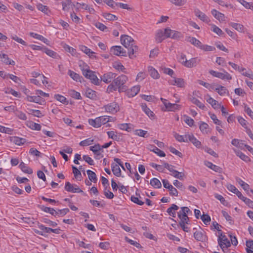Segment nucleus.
I'll return each mask as SVG.
<instances>
[{
	"label": "nucleus",
	"mask_w": 253,
	"mask_h": 253,
	"mask_svg": "<svg viewBox=\"0 0 253 253\" xmlns=\"http://www.w3.org/2000/svg\"><path fill=\"white\" fill-rule=\"evenodd\" d=\"M201 219L206 225L209 224L211 221V217L208 214H203L201 216Z\"/></svg>",
	"instance_id": "nucleus-61"
},
{
	"label": "nucleus",
	"mask_w": 253,
	"mask_h": 253,
	"mask_svg": "<svg viewBox=\"0 0 253 253\" xmlns=\"http://www.w3.org/2000/svg\"><path fill=\"white\" fill-rule=\"evenodd\" d=\"M172 34L170 35V38L173 39H178L181 37L180 32L172 30Z\"/></svg>",
	"instance_id": "nucleus-64"
},
{
	"label": "nucleus",
	"mask_w": 253,
	"mask_h": 253,
	"mask_svg": "<svg viewBox=\"0 0 253 253\" xmlns=\"http://www.w3.org/2000/svg\"><path fill=\"white\" fill-rule=\"evenodd\" d=\"M241 4H242L244 7L247 8L253 9V5L249 2H247L245 0H237Z\"/></svg>",
	"instance_id": "nucleus-60"
},
{
	"label": "nucleus",
	"mask_w": 253,
	"mask_h": 253,
	"mask_svg": "<svg viewBox=\"0 0 253 253\" xmlns=\"http://www.w3.org/2000/svg\"><path fill=\"white\" fill-rule=\"evenodd\" d=\"M93 142V139L91 138H88L82 141L80 143V145L82 146H86L92 144Z\"/></svg>",
	"instance_id": "nucleus-57"
},
{
	"label": "nucleus",
	"mask_w": 253,
	"mask_h": 253,
	"mask_svg": "<svg viewBox=\"0 0 253 253\" xmlns=\"http://www.w3.org/2000/svg\"><path fill=\"white\" fill-rule=\"evenodd\" d=\"M200 48L205 51H213L215 49V47L213 46L206 44H203L202 43H201Z\"/></svg>",
	"instance_id": "nucleus-53"
},
{
	"label": "nucleus",
	"mask_w": 253,
	"mask_h": 253,
	"mask_svg": "<svg viewBox=\"0 0 253 253\" xmlns=\"http://www.w3.org/2000/svg\"><path fill=\"white\" fill-rule=\"evenodd\" d=\"M86 172L89 179L94 183L96 182L97 179L96 174L90 170H87Z\"/></svg>",
	"instance_id": "nucleus-44"
},
{
	"label": "nucleus",
	"mask_w": 253,
	"mask_h": 253,
	"mask_svg": "<svg viewBox=\"0 0 253 253\" xmlns=\"http://www.w3.org/2000/svg\"><path fill=\"white\" fill-rule=\"evenodd\" d=\"M134 134L140 137H147L146 135L148 134V132L142 129H136L134 131Z\"/></svg>",
	"instance_id": "nucleus-52"
},
{
	"label": "nucleus",
	"mask_w": 253,
	"mask_h": 253,
	"mask_svg": "<svg viewBox=\"0 0 253 253\" xmlns=\"http://www.w3.org/2000/svg\"><path fill=\"white\" fill-rule=\"evenodd\" d=\"M68 75L72 78L74 80L77 82H81V79L82 77H81L79 74L75 72L69 70L68 71Z\"/></svg>",
	"instance_id": "nucleus-37"
},
{
	"label": "nucleus",
	"mask_w": 253,
	"mask_h": 253,
	"mask_svg": "<svg viewBox=\"0 0 253 253\" xmlns=\"http://www.w3.org/2000/svg\"><path fill=\"white\" fill-rule=\"evenodd\" d=\"M200 130L203 133L208 134L210 132V127L209 125L203 122H201L199 126Z\"/></svg>",
	"instance_id": "nucleus-24"
},
{
	"label": "nucleus",
	"mask_w": 253,
	"mask_h": 253,
	"mask_svg": "<svg viewBox=\"0 0 253 253\" xmlns=\"http://www.w3.org/2000/svg\"><path fill=\"white\" fill-rule=\"evenodd\" d=\"M109 122V118L108 116H101L96 118L95 119H89L88 123L91 126L98 128L102 125H104Z\"/></svg>",
	"instance_id": "nucleus-3"
},
{
	"label": "nucleus",
	"mask_w": 253,
	"mask_h": 253,
	"mask_svg": "<svg viewBox=\"0 0 253 253\" xmlns=\"http://www.w3.org/2000/svg\"><path fill=\"white\" fill-rule=\"evenodd\" d=\"M13 131V129L9 128V127H6L4 126H2L0 125V132L2 133H7L8 134H12V132Z\"/></svg>",
	"instance_id": "nucleus-58"
},
{
	"label": "nucleus",
	"mask_w": 253,
	"mask_h": 253,
	"mask_svg": "<svg viewBox=\"0 0 253 253\" xmlns=\"http://www.w3.org/2000/svg\"><path fill=\"white\" fill-rule=\"evenodd\" d=\"M231 143L233 145L238 147L240 148H243L245 147V145H247L244 143L243 140H239L237 139H234L232 140Z\"/></svg>",
	"instance_id": "nucleus-30"
},
{
	"label": "nucleus",
	"mask_w": 253,
	"mask_h": 253,
	"mask_svg": "<svg viewBox=\"0 0 253 253\" xmlns=\"http://www.w3.org/2000/svg\"><path fill=\"white\" fill-rule=\"evenodd\" d=\"M117 75L112 72H108L104 74L101 77V79L103 82L105 83H110L115 79Z\"/></svg>",
	"instance_id": "nucleus-9"
},
{
	"label": "nucleus",
	"mask_w": 253,
	"mask_h": 253,
	"mask_svg": "<svg viewBox=\"0 0 253 253\" xmlns=\"http://www.w3.org/2000/svg\"><path fill=\"white\" fill-rule=\"evenodd\" d=\"M39 227L42 231H36V233H37L41 235L45 236V233H46L47 227L44 226L43 225H39Z\"/></svg>",
	"instance_id": "nucleus-59"
},
{
	"label": "nucleus",
	"mask_w": 253,
	"mask_h": 253,
	"mask_svg": "<svg viewBox=\"0 0 253 253\" xmlns=\"http://www.w3.org/2000/svg\"><path fill=\"white\" fill-rule=\"evenodd\" d=\"M178 209L179 208L177 205L175 204H172L171 207L167 209V212L169 215L172 216L173 217H175L176 211L178 210Z\"/></svg>",
	"instance_id": "nucleus-21"
},
{
	"label": "nucleus",
	"mask_w": 253,
	"mask_h": 253,
	"mask_svg": "<svg viewBox=\"0 0 253 253\" xmlns=\"http://www.w3.org/2000/svg\"><path fill=\"white\" fill-rule=\"evenodd\" d=\"M42 210L46 212L50 213L52 215L56 216L57 215L56 211L52 208L43 207Z\"/></svg>",
	"instance_id": "nucleus-56"
},
{
	"label": "nucleus",
	"mask_w": 253,
	"mask_h": 253,
	"mask_svg": "<svg viewBox=\"0 0 253 253\" xmlns=\"http://www.w3.org/2000/svg\"><path fill=\"white\" fill-rule=\"evenodd\" d=\"M148 72L152 78L155 79H159L160 75L158 71L152 67H148Z\"/></svg>",
	"instance_id": "nucleus-27"
},
{
	"label": "nucleus",
	"mask_w": 253,
	"mask_h": 253,
	"mask_svg": "<svg viewBox=\"0 0 253 253\" xmlns=\"http://www.w3.org/2000/svg\"><path fill=\"white\" fill-rule=\"evenodd\" d=\"M19 167L22 171L25 173L28 174H32L33 173V170L27 166L23 162H21L19 165Z\"/></svg>",
	"instance_id": "nucleus-34"
},
{
	"label": "nucleus",
	"mask_w": 253,
	"mask_h": 253,
	"mask_svg": "<svg viewBox=\"0 0 253 253\" xmlns=\"http://www.w3.org/2000/svg\"><path fill=\"white\" fill-rule=\"evenodd\" d=\"M85 94L86 96L90 99H95L96 98V92L90 88L86 89Z\"/></svg>",
	"instance_id": "nucleus-33"
},
{
	"label": "nucleus",
	"mask_w": 253,
	"mask_h": 253,
	"mask_svg": "<svg viewBox=\"0 0 253 253\" xmlns=\"http://www.w3.org/2000/svg\"><path fill=\"white\" fill-rule=\"evenodd\" d=\"M130 199L131 201L133 203L140 206L143 205L144 203L142 201L140 200L138 197H135L134 196H131Z\"/></svg>",
	"instance_id": "nucleus-62"
},
{
	"label": "nucleus",
	"mask_w": 253,
	"mask_h": 253,
	"mask_svg": "<svg viewBox=\"0 0 253 253\" xmlns=\"http://www.w3.org/2000/svg\"><path fill=\"white\" fill-rule=\"evenodd\" d=\"M205 165L206 166H207L208 168H210L211 169H212L213 170L216 171L220 172L222 170V169L220 168L218 166H217L215 165L212 164L210 162H206Z\"/></svg>",
	"instance_id": "nucleus-32"
},
{
	"label": "nucleus",
	"mask_w": 253,
	"mask_h": 253,
	"mask_svg": "<svg viewBox=\"0 0 253 253\" xmlns=\"http://www.w3.org/2000/svg\"><path fill=\"white\" fill-rule=\"evenodd\" d=\"M211 13L212 15L220 22L225 21V16L224 14L218 11L216 9H212Z\"/></svg>",
	"instance_id": "nucleus-14"
},
{
	"label": "nucleus",
	"mask_w": 253,
	"mask_h": 253,
	"mask_svg": "<svg viewBox=\"0 0 253 253\" xmlns=\"http://www.w3.org/2000/svg\"><path fill=\"white\" fill-rule=\"evenodd\" d=\"M54 98L62 103L67 104L68 103L67 99L64 96L60 94H55L54 95Z\"/></svg>",
	"instance_id": "nucleus-54"
},
{
	"label": "nucleus",
	"mask_w": 253,
	"mask_h": 253,
	"mask_svg": "<svg viewBox=\"0 0 253 253\" xmlns=\"http://www.w3.org/2000/svg\"><path fill=\"white\" fill-rule=\"evenodd\" d=\"M195 14L203 22L209 23L210 19L209 17L203 12H201L199 10L195 11Z\"/></svg>",
	"instance_id": "nucleus-16"
},
{
	"label": "nucleus",
	"mask_w": 253,
	"mask_h": 253,
	"mask_svg": "<svg viewBox=\"0 0 253 253\" xmlns=\"http://www.w3.org/2000/svg\"><path fill=\"white\" fill-rule=\"evenodd\" d=\"M113 67L116 70L122 71V72L126 74L127 72L126 70L125 67L120 63H115L113 64Z\"/></svg>",
	"instance_id": "nucleus-46"
},
{
	"label": "nucleus",
	"mask_w": 253,
	"mask_h": 253,
	"mask_svg": "<svg viewBox=\"0 0 253 253\" xmlns=\"http://www.w3.org/2000/svg\"><path fill=\"white\" fill-rule=\"evenodd\" d=\"M209 98L207 99V101L210 104L212 107L214 109H218L219 107H221L220 104H219L218 102L215 99H213L210 96H208Z\"/></svg>",
	"instance_id": "nucleus-28"
},
{
	"label": "nucleus",
	"mask_w": 253,
	"mask_h": 253,
	"mask_svg": "<svg viewBox=\"0 0 253 253\" xmlns=\"http://www.w3.org/2000/svg\"><path fill=\"white\" fill-rule=\"evenodd\" d=\"M165 106L168 111H175L179 110L181 108V105L176 103H171L168 101H165Z\"/></svg>",
	"instance_id": "nucleus-11"
},
{
	"label": "nucleus",
	"mask_w": 253,
	"mask_h": 253,
	"mask_svg": "<svg viewBox=\"0 0 253 253\" xmlns=\"http://www.w3.org/2000/svg\"><path fill=\"white\" fill-rule=\"evenodd\" d=\"M173 80L170 81L169 83L172 85H176L179 87H183L185 86V82L181 78H173Z\"/></svg>",
	"instance_id": "nucleus-13"
},
{
	"label": "nucleus",
	"mask_w": 253,
	"mask_h": 253,
	"mask_svg": "<svg viewBox=\"0 0 253 253\" xmlns=\"http://www.w3.org/2000/svg\"><path fill=\"white\" fill-rule=\"evenodd\" d=\"M117 89H118V87L115 84H114V81H113L112 83L108 85L107 88V92L110 93V92L117 90Z\"/></svg>",
	"instance_id": "nucleus-55"
},
{
	"label": "nucleus",
	"mask_w": 253,
	"mask_h": 253,
	"mask_svg": "<svg viewBox=\"0 0 253 253\" xmlns=\"http://www.w3.org/2000/svg\"><path fill=\"white\" fill-rule=\"evenodd\" d=\"M187 41L190 42L192 44L200 48L201 44V42L194 37H189Z\"/></svg>",
	"instance_id": "nucleus-39"
},
{
	"label": "nucleus",
	"mask_w": 253,
	"mask_h": 253,
	"mask_svg": "<svg viewBox=\"0 0 253 253\" xmlns=\"http://www.w3.org/2000/svg\"><path fill=\"white\" fill-rule=\"evenodd\" d=\"M10 140L11 142H13L17 145H23L26 142L25 138H20L17 136L10 137Z\"/></svg>",
	"instance_id": "nucleus-15"
},
{
	"label": "nucleus",
	"mask_w": 253,
	"mask_h": 253,
	"mask_svg": "<svg viewBox=\"0 0 253 253\" xmlns=\"http://www.w3.org/2000/svg\"><path fill=\"white\" fill-rule=\"evenodd\" d=\"M150 184L155 188H160L162 186L161 182L156 178H153L151 179L150 181Z\"/></svg>",
	"instance_id": "nucleus-42"
},
{
	"label": "nucleus",
	"mask_w": 253,
	"mask_h": 253,
	"mask_svg": "<svg viewBox=\"0 0 253 253\" xmlns=\"http://www.w3.org/2000/svg\"><path fill=\"white\" fill-rule=\"evenodd\" d=\"M186 137H188V141L191 142L196 147L200 148L201 147V142L193 134H188Z\"/></svg>",
	"instance_id": "nucleus-17"
},
{
	"label": "nucleus",
	"mask_w": 253,
	"mask_h": 253,
	"mask_svg": "<svg viewBox=\"0 0 253 253\" xmlns=\"http://www.w3.org/2000/svg\"><path fill=\"white\" fill-rule=\"evenodd\" d=\"M122 44L128 49V54L130 58H133L135 57L134 53L138 50V46L135 45L134 41L130 36L123 35L121 37Z\"/></svg>",
	"instance_id": "nucleus-1"
},
{
	"label": "nucleus",
	"mask_w": 253,
	"mask_h": 253,
	"mask_svg": "<svg viewBox=\"0 0 253 253\" xmlns=\"http://www.w3.org/2000/svg\"><path fill=\"white\" fill-rule=\"evenodd\" d=\"M128 81V78L125 75H121L113 80L114 84L118 87L119 92L124 91L126 90V87L125 84Z\"/></svg>",
	"instance_id": "nucleus-2"
},
{
	"label": "nucleus",
	"mask_w": 253,
	"mask_h": 253,
	"mask_svg": "<svg viewBox=\"0 0 253 253\" xmlns=\"http://www.w3.org/2000/svg\"><path fill=\"white\" fill-rule=\"evenodd\" d=\"M27 126L34 130H40L41 129V126L40 124H37L32 121L27 122Z\"/></svg>",
	"instance_id": "nucleus-35"
},
{
	"label": "nucleus",
	"mask_w": 253,
	"mask_h": 253,
	"mask_svg": "<svg viewBox=\"0 0 253 253\" xmlns=\"http://www.w3.org/2000/svg\"><path fill=\"white\" fill-rule=\"evenodd\" d=\"M72 168L75 178L77 179L80 178V180H81L82 178L81 171L74 166H72Z\"/></svg>",
	"instance_id": "nucleus-50"
},
{
	"label": "nucleus",
	"mask_w": 253,
	"mask_h": 253,
	"mask_svg": "<svg viewBox=\"0 0 253 253\" xmlns=\"http://www.w3.org/2000/svg\"><path fill=\"white\" fill-rule=\"evenodd\" d=\"M235 152L237 156H238L241 159L246 162L251 161V159L247 156L245 155L242 152L240 151H235Z\"/></svg>",
	"instance_id": "nucleus-40"
},
{
	"label": "nucleus",
	"mask_w": 253,
	"mask_h": 253,
	"mask_svg": "<svg viewBox=\"0 0 253 253\" xmlns=\"http://www.w3.org/2000/svg\"><path fill=\"white\" fill-rule=\"evenodd\" d=\"M218 243L224 252H225L224 249H226L231 246L229 240L225 235L222 234V232H221L218 236Z\"/></svg>",
	"instance_id": "nucleus-6"
},
{
	"label": "nucleus",
	"mask_w": 253,
	"mask_h": 253,
	"mask_svg": "<svg viewBox=\"0 0 253 253\" xmlns=\"http://www.w3.org/2000/svg\"><path fill=\"white\" fill-rule=\"evenodd\" d=\"M109 138H111L116 141H119L120 139V136H118L116 132L114 131H109L107 132Z\"/></svg>",
	"instance_id": "nucleus-48"
},
{
	"label": "nucleus",
	"mask_w": 253,
	"mask_h": 253,
	"mask_svg": "<svg viewBox=\"0 0 253 253\" xmlns=\"http://www.w3.org/2000/svg\"><path fill=\"white\" fill-rule=\"evenodd\" d=\"M166 38L164 32L162 30H159L156 34L155 39L157 43L161 42Z\"/></svg>",
	"instance_id": "nucleus-23"
},
{
	"label": "nucleus",
	"mask_w": 253,
	"mask_h": 253,
	"mask_svg": "<svg viewBox=\"0 0 253 253\" xmlns=\"http://www.w3.org/2000/svg\"><path fill=\"white\" fill-rule=\"evenodd\" d=\"M212 30L213 32L216 33L219 36H222L224 34V33L222 32V31L218 27L214 25H213L212 26Z\"/></svg>",
	"instance_id": "nucleus-63"
},
{
	"label": "nucleus",
	"mask_w": 253,
	"mask_h": 253,
	"mask_svg": "<svg viewBox=\"0 0 253 253\" xmlns=\"http://www.w3.org/2000/svg\"><path fill=\"white\" fill-rule=\"evenodd\" d=\"M191 101L193 104L196 105L200 109L203 110H205L206 109V106L205 105L196 98L193 97L191 98Z\"/></svg>",
	"instance_id": "nucleus-43"
},
{
	"label": "nucleus",
	"mask_w": 253,
	"mask_h": 253,
	"mask_svg": "<svg viewBox=\"0 0 253 253\" xmlns=\"http://www.w3.org/2000/svg\"><path fill=\"white\" fill-rule=\"evenodd\" d=\"M2 59V61L8 65H14L15 62L13 60H10L8 56L5 54H2L1 57Z\"/></svg>",
	"instance_id": "nucleus-49"
},
{
	"label": "nucleus",
	"mask_w": 253,
	"mask_h": 253,
	"mask_svg": "<svg viewBox=\"0 0 253 253\" xmlns=\"http://www.w3.org/2000/svg\"><path fill=\"white\" fill-rule=\"evenodd\" d=\"M141 108L142 110L149 116L150 118H154V113L147 107L146 104H142Z\"/></svg>",
	"instance_id": "nucleus-31"
},
{
	"label": "nucleus",
	"mask_w": 253,
	"mask_h": 253,
	"mask_svg": "<svg viewBox=\"0 0 253 253\" xmlns=\"http://www.w3.org/2000/svg\"><path fill=\"white\" fill-rule=\"evenodd\" d=\"M106 112L114 114L119 110V106L116 102H112L103 107Z\"/></svg>",
	"instance_id": "nucleus-7"
},
{
	"label": "nucleus",
	"mask_w": 253,
	"mask_h": 253,
	"mask_svg": "<svg viewBox=\"0 0 253 253\" xmlns=\"http://www.w3.org/2000/svg\"><path fill=\"white\" fill-rule=\"evenodd\" d=\"M209 73L212 76L222 80H230L232 79L231 76L228 72L225 71H224V73H223L217 72L213 70H210Z\"/></svg>",
	"instance_id": "nucleus-8"
},
{
	"label": "nucleus",
	"mask_w": 253,
	"mask_h": 253,
	"mask_svg": "<svg viewBox=\"0 0 253 253\" xmlns=\"http://www.w3.org/2000/svg\"><path fill=\"white\" fill-rule=\"evenodd\" d=\"M140 90V86L139 85H135L133 86L130 90L128 91V93L129 96L133 97L136 95Z\"/></svg>",
	"instance_id": "nucleus-36"
},
{
	"label": "nucleus",
	"mask_w": 253,
	"mask_h": 253,
	"mask_svg": "<svg viewBox=\"0 0 253 253\" xmlns=\"http://www.w3.org/2000/svg\"><path fill=\"white\" fill-rule=\"evenodd\" d=\"M194 237L196 240L201 242L205 241L207 238L206 236L202 231H199L194 232Z\"/></svg>",
	"instance_id": "nucleus-19"
},
{
	"label": "nucleus",
	"mask_w": 253,
	"mask_h": 253,
	"mask_svg": "<svg viewBox=\"0 0 253 253\" xmlns=\"http://www.w3.org/2000/svg\"><path fill=\"white\" fill-rule=\"evenodd\" d=\"M229 24L231 26H232L238 32L241 33L244 32V27L243 25L236 23H230Z\"/></svg>",
	"instance_id": "nucleus-41"
},
{
	"label": "nucleus",
	"mask_w": 253,
	"mask_h": 253,
	"mask_svg": "<svg viewBox=\"0 0 253 253\" xmlns=\"http://www.w3.org/2000/svg\"><path fill=\"white\" fill-rule=\"evenodd\" d=\"M43 50L47 55L53 58L57 59L60 57L59 55H58L55 52L51 49H49L46 47L43 48Z\"/></svg>",
	"instance_id": "nucleus-26"
},
{
	"label": "nucleus",
	"mask_w": 253,
	"mask_h": 253,
	"mask_svg": "<svg viewBox=\"0 0 253 253\" xmlns=\"http://www.w3.org/2000/svg\"><path fill=\"white\" fill-rule=\"evenodd\" d=\"M188 134H185V135H181L177 133L174 134V137L176 140L180 142H187L188 137H186Z\"/></svg>",
	"instance_id": "nucleus-29"
},
{
	"label": "nucleus",
	"mask_w": 253,
	"mask_h": 253,
	"mask_svg": "<svg viewBox=\"0 0 253 253\" xmlns=\"http://www.w3.org/2000/svg\"><path fill=\"white\" fill-rule=\"evenodd\" d=\"M200 62V59L197 57L192 58L189 60H187L186 61L185 67L187 68H192L196 66Z\"/></svg>",
	"instance_id": "nucleus-12"
},
{
	"label": "nucleus",
	"mask_w": 253,
	"mask_h": 253,
	"mask_svg": "<svg viewBox=\"0 0 253 253\" xmlns=\"http://www.w3.org/2000/svg\"><path fill=\"white\" fill-rule=\"evenodd\" d=\"M112 170L115 175L119 177L121 175V170L119 166L114 163L111 165Z\"/></svg>",
	"instance_id": "nucleus-25"
},
{
	"label": "nucleus",
	"mask_w": 253,
	"mask_h": 253,
	"mask_svg": "<svg viewBox=\"0 0 253 253\" xmlns=\"http://www.w3.org/2000/svg\"><path fill=\"white\" fill-rule=\"evenodd\" d=\"M148 149L160 157H165L166 156L165 153L163 151L161 150L154 145H150Z\"/></svg>",
	"instance_id": "nucleus-18"
},
{
	"label": "nucleus",
	"mask_w": 253,
	"mask_h": 253,
	"mask_svg": "<svg viewBox=\"0 0 253 253\" xmlns=\"http://www.w3.org/2000/svg\"><path fill=\"white\" fill-rule=\"evenodd\" d=\"M83 75L87 79H89L91 83L95 85H98L100 83L99 80L95 75L94 72L88 69V68H81Z\"/></svg>",
	"instance_id": "nucleus-4"
},
{
	"label": "nucleus",
	"mask_w": 253,
	"mask_h": 253,
	"mask_svg": "<svg viewBox=\"0 0 253 253\" xmlns=\"http://www.w3.org/2000/svg\"><path fill=\"white\" fill-rule=\"evenodd\" d=\"M90 151H92L95 155L100 156V151L102 150L101 146L99 144H96L94 146H90L89 148Z\"/></svg>",
	"instance_id": "nucleus-20"
},
{
	"label": "nucleus",
	"mask_w": 253,
	"mask_h": 253,
	"mask_svg": "<svg viewBox=\"0 0 253 253\" xmlns=\"http://www.w3.org/2000/svg\"><path fill=\"white\" fill-rule=\"evenodd\" d=\"M111 52L117 56H126V51L121 46H114L111 48Z\"/></svg>",
	"instance_id": "nucleus-10"
},
{
	"label": "nucleus",
	"mask_w": 253,
	"mask_h": 253,
	"mask_svg": "<svg viewBox=\"0 0 253 253\" xmlns=\"http://www.w3.org/2000/svg\"><path fill=\"white\" fill-rule=\"evenodd\" d=\"M69 93L72 97H73L75 99H82L80 93L78 92H77L75 90L72 89V90H69Z\"/></svg>",
	"instance_id": "nucleus-51"
},
{
	"label": "nucleus",
	"mask_w": 253,
	"mask_h": 253,
	"mask_svg": "<svg viewBox=\"0 0 253 253\" xmlns=\"http://www.w3.org/2000/svg\"><path fill=\"white\" fill-rule=\"evenodd\" d=\"M130 126H131V125L130 124H119L118 126L120 129L130 132L132 130Z\"/></svg>",
	"instance_id": "nucleus-45"
},
{
	"label": "nucleus",
	"mask_w": 253,
	"mask_h": 253,
	"mask_svg": "<svg viewBox=\"0 0 253 253\" xmlns=\"http://www.w3.org/2000/svg\"><path fill=\"white\" fill-rule=\"evenodd\" d=\"M214 90L221 96L224 95L226 93L228 92L226 87L221 85L218 86L217 87L215 88Z\"/></svg>",
	"instance_id": "nucleus-38"
},
{
	"label": "nucleus",
	"mask_w": 253,
	"mask_h": 253,
	"mask_svg": "<svg viewBox=\"0 0 253 253\" xmlns=\"http://www.w3.org/2000/svg\"><path fill=\"white\" fill-rule=\"evenodd\" d=\"M26 99L28 101L31 102H35L40 104H42L41 103L42 100V98L40 95L37 96H29L27 95Z\"/></svg>",
	"instance_id": "nucleus-22"
},
{
	"label": "nucleus",
	"mask_w": 253,
	"mask_h": 253,
	"mask_svg": "<svg viewBox=\"0 0 253 253\" xmlns=\"http://www.w3.org/2000/svg\"><path fill=\"white\" fill-rule=\"evenodd\" d=\"M190 211L189 209L187 207H182L181 210L178 212V217L180 218V221L179 224H187L189 218L187 213Z\"/></svg>",
	"instance_id": "nucleus-5"
},
{
	"label": "nucleus",
	"mask_w": 253,
	"mask_h": 253,
	"mask_svg": "<svg viewBox=\"0 0 253 253\" xmlns=\"http://www.w3.org/2000/svg\"><path fill=\"white\" fill-rule=\"evenodd\" d=\"M103 16L104 18L109 21H115L118 19V18L116 15L109 13H104L103 14Z\"/></svg>",
	"instance_id": "nucleus-47"
}]
</instances>
